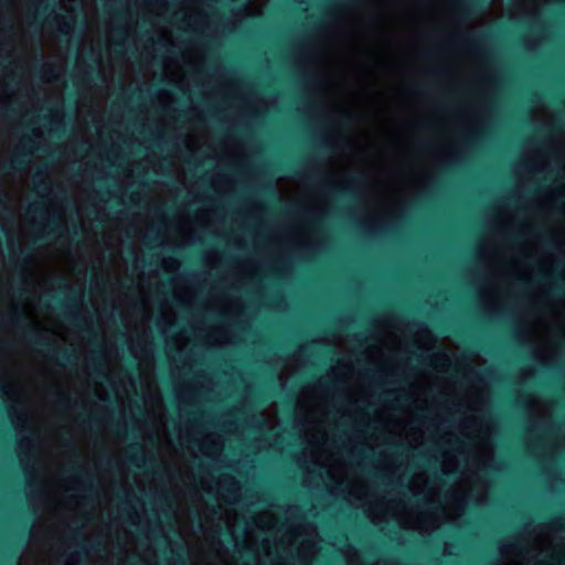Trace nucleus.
I'll list each match as a JSON object with an SVG mask.
<instances>
[{
    "instance_id": "obj_1",
    "label": "nucleus",
    "mask_w": 565,
    "mask_h": 565,
    "mask_svg": "<svg viewBox=\"0 0 565 565\" xmlns=\"http://www.w3.org/2000/svg\"><path fill=\"white\" fill-rule=\"evenodd\" d=\"M297 415L303 420V433L308 441V452L311 461L327 468L329 478L334 486L342 487L349 497L362 501L367 493L365 483L361 480H349L348 468L338 454H331L327 438L324 419L326 403L318 395L316 387H305L297 402Z\"/></svg>"
},
{
    "instance_id": "obj_2",
    "label": "nucleus",
    "mask_w": 565,
    "mask_h": 565,
    "mask_svg": "<svg viewBox=\"0 0 565 565\" xmlns=\"http://www.w3.org/2000/svg\"><path fill=\"white\" fill-rule=\"evenodd\" d=\"M461 435L467 440H461L455 434L448 433L441 436L438 441L441 447L447 446L443 455L441 465L445 473L452 472L456 469L458 465L456 454H463L466 449L472 451L473 457L481 461L482 465L487 463L492 457V448L489 443L490 427L488 424L476 417L469 418L463 424Z\"/></svg>"
},
{
    "instance_id": "obj_3",
    "label": "nucleus",
    "mask_w": 565,
    "mask_h": 565,
    "mask_svg": "<svg viewBox=\"0 0 565 565\" xmlns=\"http://www.w3.org/2000/svg\"><path fill=\"white\" fill-rule=\"evenodd\" d=\"M379 423L387 433L404 437L411 447H417L424 441V431L413 418V411L403 414V418L384 419L383 415H379Z\"/></svg>"
},
{
    "instance_id": "obj_4",
    "label": "nucleus",
    "mask_w": 565,
    "mask_h": 565,
    "mask_svg": "<svg viewBox=\"0 0 565 565\" xmlns=\"http://www.w3.org/2000/svg\"><path fill=\"white\" fill-rule=\"evenodd\" d=\"M475 487L482 488L479 479L476 476H467L447 493L443 507L444 514L447 519L454 520L462 513L468 491H471Z\"/></svg>"
},
{
    "instance_id": "obj_5",
    "label": "nucleus",
    "mask_w": 565,
    "mask_h": 565,
    "mask_svg": "<svg viewBox=\"0 0 565 565\" xmlns=\"http://www.w3.org/2000/svg\"><path fill=\"white\" fill-rule=\"evenodd\" d=\"M390 511L396 518L399 525L405 529L429 532L438 526L436 518L431 514L408 511L404 507L402 509L391 507Z\"/></svg>"
},
{
    "instance_id": "obj_6",
    "label": "nucleus",
    "mask_w": 565,
    "mask_h": 565,
    "mask_svg": "<svg viewBox=\"0 0 565 565\" xmlns=\"http://www.w3.org/2000/svg\"><path fill=\"white\" fill-rule=\"evenodd\" d=\"M409 490L413 494H419L425 491V499L428 502L435 501L438 497L439 488L436 484L428 486V478L424 472H418L413 476L409 481Z\"/></svg>"
},
{
    "instance_id": "obj_7",
    "label": "nucleus",
    "mask_w": 565,
    "mask_h": 565,
    "mask_svg": "<svg viewBox=\"0 0 565 565\" xmlns=\"http://www.w3.org/2000/svg\"><path fill=\"white\" fill-rule=\"evenodd\" d=\"M217 493L227 502H235L239 497V487L232 477H225L220 481Z\"/></svg>"
},
{
    "instance_id": "obj_8",
    "label": "nucleus",
    "mask_w": 565,
    "mask_h": 565,
    "mask_svg": "<svg viewBox=\"0 0 565 565\" xmlns=\"http://www.w3.org/2000/svg\"><path fill=\"white\" fill-rule=\"evenodd\" d=\"M200 451L209 457L218 455L222 450L221 438L217 435H206L199 445Z\"/></svg>"
},
{
    "instance_id": "obj_9",
    "label": "nucleus",
    "mask_w": 565,
    "mask_h": 565,
    "mask_svg": "<svg viewBox=\"0 0 565 565\" xmlns=\"http://www.w3.org/2000/svg\"><path fill=\"white\" fill-rule=\"evenodd\" d=\"M185 26L193 30H203V24L206 21V15L202 13L199 9L190 8L188 12H185Z\"/></svg>"
},
{
    "instance_id": "obj_10",
    "label": "nucleus",
    "mask_w": 565,
    "mask_h": 565,
    "mask_svg": "<svg viewBox=\"0 0 565 565\" xmlns=\"http://www.w3.org/2000/svg\"><path fill=\"white\" fill-rule=\"evenodd\" d=\"M501 555L505 562V565H524V557L516 552V547L512 544L502 545Z\"/></svg>"
},
{
    "instance_id": "obj_11",
    "label": "nucleus",
    "mask_w": 565,
    "mask_h": 565,
    "mask_svg": "<svg viewBox=\"0 0 565 565\" xmlns=\"http://www.w3.org/2000/svg\"><path fill=\"white\" fill-rule=\"evenodd\" d=\"M277 186L281 198L285 200H291L298 188L296 181L289 178L279 179Z\"/></svg>"
},
{
    "instance_id": "obj_12",
    "label": "nucleus",
    "mask_w": 565,
    "mask_h": 565,
    "mask_svg": "<svg viewBox=\"0 0 565 565\" xmlns=\"http://www.w3.org/2000/svg\"><path fill=\"white\" fill-rule=\"evenodd\" d=\"M434 342H435V340H434L433 334L427 330H419L415 334V343L420 349L429 350L433 348Z\"/></svg>"
},
{
    "instance_id": "obj_13",
    "label": "nucleus",
    "mask_w": 565,
    "mask_h": 565,
    "mask_svg": "<svg viewBox=\"0 0 565 565\" xmlns=\"http://www.w3.org/2000/svg\"><path fill=\"white\" fill-rule=\"evenodd\" d=\"M163 73L171 82L179 83L182 79V72L177 63L166 62Z\"/></svg>"
},
{
    "instance_id": "obj_14",
    "label": "nucleus",
    "mask_w": 565,
    "mask_h": 565,
    "mask_svg": "<svg viewBox=\"0 0 565 565\" xmlns=\"http://www.w3.org/2000/svg\"><path fill=\"white\" fill-rule=\"evenodd\" d=\"M276 524V520L270 512H263L256 518V525L262 529H271Z\"/></svg>"
},
{
    "instance_id": "obj_15",
    "label": "nucleus",
    "mask_w": 565,
    "mask_h": 565,
    "mask_svg": "<svg viewBox=\"0 0 565 565\" xmlns=\"http://www.w3.org/2000/svg\"><path fill=\"white\" fill-rule=\"evenodd\" d=\"M149 9L157 15H161L167 10V0H148Z\"/></svg>"
},
{
    "instance_id": "obj_16",
    "label": "nucleus",
    "mask_w": 565,
    "mask_h": 565,
    "mask_svg": "<svg viewBox=\"0 0 565 565\" xmlns=\"http://www.w3.org/2000/svg\"><path fill=\"white\" fill-rule=\"evenodd\" d=\"M275 413V409L271 407L263 413V416L265 417L264 425L267 429H273L277 425V418Z\"/></svg>"
},
{
    "instance_id": "obj_17",
    "label": "nucleus",
    "mask_w": 565,
    "mask_h": 565,
    "mask_svg": "<svg viewBox=\"0 0 565 565\" xmlns=\"http://www.w3.org/2000/svg\"><path fill=\"white\" fill-rule=\"evenodd\" d=\"M450 361L446 354H436L434 355L433 364L438 367L445 369L449 365Z\"/></svg>"
},
{
    "instance_id": "obj_18",
    "label": "nucleus",
    "mask_w": 565,
    "mask_h": 565,
    "mask_svg": "<svg viewBox=\"0 0 565 565\" xmlns=\"http://www.w3.org/2000/svg\"><path fill=\"white\" fill-rule=\"evenodd\" d=\"M263 0H257V6L254 3V2H250L247 8H246V11H247V14L248 15H257V14H260V8L263 6Z\"/></svg>"
},
{
    "instance_id": "obj_19",
    "label": "nucleus",
    "mask_w": 565,
    "mask_h": 565,
    "mask_svg": "<svg viewBox=\"0 0 565 565\" xmlns=\"http://www.w3.org/2000/svg\"><path fill=\"white\" fill-rule=\"evenodd\" d=\"M546 333V328L543 323H537L533 330V338H542Z\"/></svg>"
},
{
    "instance_id": "obj_20",
    "label": "nucleus",
    "mask_w": 565,
    "mask_h": 565,
    "mask_svg": "<svg viewBox=\"0 0 565 565\" xmlns=\"http://www.w3.org/2000/svg\"><path fill=\"white\" fill-rule=\"evenodd\" d=\"M162 317L167 321L168 324H172L173 321H174V313L170 309L169 310H164L162 312Z\"/></svg>"
},
{
    "instance_id": "obj_21",
    "label": "nucleus",
    "mask_w": 565,
    "mask_h": 565,
    "mask_svg": "<svg viewBox=\"0 0 565 565\" xmlns=\"http://www.w3.org/2000/svg\"><path fill=\"white\" fill-rule=\"evenodd\" d=\"M493 9L498 10L499 12L493 17V19L498 18L501 14V8H502V1L501 0H493L492 2Z\"/></svg>"
},
{
    "instance_id": "obj_22",
    "label": "nucleus",
    "mask_w": 565,
    "mask_h": 565,
    "mask_svg": "<svg viewBox=\"0 0 565 565\" xmlns=\"http://www.w3.org/2000/svg\"><path fill=\"white\" fill-rule=\"evenodd\" d=\"M164 267L168 269L174 270V269H177L178 264L175 260L169 259V260H164Z\"/></svg>"
},
{
    "instance_id": "obj_23",
    "label": "nucleus",
    "mask_w": 565,
    "mask_h": 565,
    "mask_svg": "<svg viewBox=\"0 0 565 565\" xmlns=\"http://www.w3.org/2000/svg\"><path fill=\"white\" fill-rule=\"evenodd\" d=\"M63 73V64L57 67L56 73L53 75V77L57 78Z\"/></svg>"
},
{
    "instance_id": "obj_24",
    "label": "nucleus",
    "mask_w": 565,
    "mask_h": 565,
    "mask_svg": "<svg viewBox=\"0 0 565 565\" xmlns=\"http://www.w3.org/2000/svg\"><path fill=\"white\" fill-rule=\"evenodd\" d=\"M553 559L559 565L562 562V558L558 554L553 555Z\"/></svg>"
},
{
    "instance_id": "obj_25",
    "label": "nucleus",
    "mask_w": 565,
    "mask_h": 565,
    "mask_svg": "<svg viewBox=\"0 0 565 565\" xmlns=\"http://www.w3.org/2000/svg\"><path fill=\"white\" fill-rule=\"evenodd\" d=\"M418 408H420L419 402L415 401L414 402V409H418Z\"/></svg>"
},
{
    "instance_id": "obj_26",
    "label": "nucleus",
    "mask_w": 565,
    "mask_h": 565,
    "mask_svg": "<svg viewBox=\"0 0 565 565\" xmlns=\"http://www.w3.org/2000/svg\"><path fill=\"white\" fill-rule=\"evenodd\" d=\"M217 344H225L227 343V340L224 338L223 340L216 341Z\"/></svg>"
},
{
    "instance_id": "obj_27",
    "label": "nucleus",
    "mask_w": 565,
    "mask_h": 565,
    "mask_svg": "<svg viewBox=\"0 0 565 565\" xmlns=\"http://www.w3.org/2000/svg\"><path fill=\"white\" fill-rule=\"evenodd\" d=\"M539 547H540V554H542L543 553V548H542L541 544L539 545Z\"/></svg>"
},
{
    "instance_id": "obj_28",
    "label": "nucleus",
    "mask_w": 565,
    "mask_h": 565,
    "mask_svg": "<svg viewBox=\"0 0 565 565\" xmlns=\"http://www.w3.org/2000/svg\"><path fill=\"white\" fill-rule=\"evenodd\" d=\"M66 565H71V563H70V562H67V563H66Z\"/></svg>"
}]
</instances>
